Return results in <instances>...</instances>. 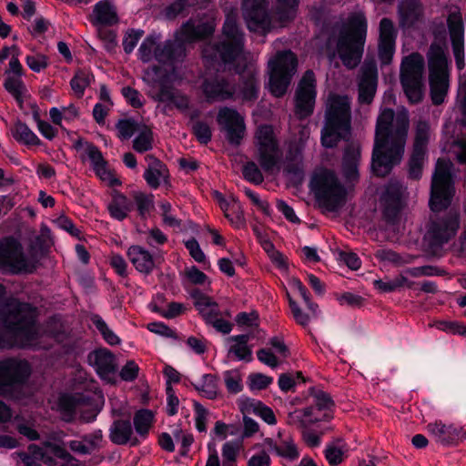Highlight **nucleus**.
<instances>
[{"instance_id": "nucleus-1", "label": "nucleus", "mask_w": 466, "mask_h": 466, "mask_svg": "<svg viewBox=\"0 0 466 466\" xmlns=\"http://www.w3.org/2000/svg\"><path fill=\"white\" fill-rule=\"evenodd\" d=\"M452 163L440 158L432 176L430 208L433 212L426 225L425 240L431 248H441L452 239L460 228V215L457 210L446 209L451 202L453 187L451 184Z\"/></svg>"}, {"instance_id": "nucleus-2", "label": "nucleus", "mask_w": 466, "mask_h": 466, "mask_svg": "<svg viewBox=\"0 0 466 466\" xmlns=\"http://www.w3.org/2000/svg\"><path fill=\"white\" fill-rule=\"evenodd\" d=\"M410 127L406 109L397 114L384 109L377 118L371 168L380 177L386 176L393 166L399 164L404 155Z\"/></svg>"}, {"instance_id": "nucleus-3", "label": "nucleus", "mask_w": 466, "mask_h": 466, "mask_svg": "<svg viewBox=\"0 0 466 466\" xmlns=\"http://www.w3.org/2000/svg\"><path fill=\"white\" fill-rule=\"evenodd\" d=\"M35 319V308L17 299H10L0 309V329L13 339L10 345L33 346L41 333Z\"/></svg>"}, {"instance_id": "nucleus-4", "label": "nucleus", "mask_w": 466, "mask_h": 466, "mask_svg": "<svg viewBox=\"0 0 466 466\" xmlns=\"http://www.w3.org/2000/svg\"><path fill=\"white\" fill-rule=\"evenodd\" d=\"M367 35V21L363 14L357 13L348 18L337 37L330 39L329 49L331 58L338 56L342 64L353 69L360 64Z\"/></svg>"}, {"instance_id": "nucleus-5", "label": "nucleus", "mask_w": 466, "mask_h": 466, "mask_svg": "<svg viewBox=\"0 0 466 466\" xmlns=\"http://www.w3.org/2000/svg\"><path fill=\"white\" fill-rule=\"evenodd\" d=\"M224 39L219 44H208L203 48V58L211 65L215 63L228 64L237 61L238 72L243 70L252 58L250 54L245 55L243 50V34L240 32L234 15H228L223 25Z\"/></svg>"}, {"instance_id": "nucleus-6", "label": "nucleus", "mask_w": 466, "mask_h": 466, "mask_svg": "<svg viewBox=\"0 0 466 466\" xmlns=\"http://www.w3.org/2000/svg\"><path fill=\"white\" fill-rule=\"evenodd\" d=\"M310 186L321 207L328 211H336L344 205L347 191L334 171L327 168L316 170Z\"/></svg>"}, {"instance_id": "nucleus-7", "label": "nucleus", "mask_w": 466, "mask_h": 466, "mask_svg": "<svg viewBox=\"0 0 466 466\" xmlns=\"http://www.w3.org/2000/svg\"><path fill=\"white\" fill-rule=\"evenodd\" d=\"M39 258V255L34 250L25 255L21 244L12 238L0 241V271L2 272L32 273L36 268Z\"/></svg>"}, {"instance_id": "nucleus-8", "label": "nucleus", "mask_w": 466, "mask_h": 466, "mask_svg": "<svg viewBox=\"0 0 466 466\" xmlns=\"http://www.w3.org/2000/svg\"><path fill=\"white\" fill-rule=\"evenodd\" d=\"M431 95L433 104L444 101L449 87V62L445 45L432 43L428 52Z\"/></svg>"}, {"instance_id": "nucleus-9", "label": "nucleus", "mask_w": 466, "mask_h": 466, "mask_svg": "<svg viewBox=\"0 0 466 466\" xmlns=\"http://www.w3.org/2000/svg\"><path fill=\"white\" fill-rule=\"evenodd\" d=\"M269 88L275 96H283L297 68V58L290 51L279 52L268 62Z\"/></svg>"}, {"instance_id": "nucleus-10", "label": "nucleus", "mask_w": 466, "mask_h": 466, "mask_svg": "<svg viewBox=\"0 0 466 466\" xmlns=\"http://www.w3.org/2000/svg\"><path fill=\"white\" fill-rule=\"evenodd\" d=\"M424 58L419 53H412L403 58L400 66V82L409 101L419 103L422 98V76Z\"/></svg>"}, {"instance_id": "nucleus-11", "label": "nucleus", "mask_w": 466, "mask_h": 466, "mask_svg": "<svg viewBox=\"0 0 466 466\" xmlns=\"http://www.w3.org/2000/svg\"><path fill=\"white\" fill-rule=\"evenodd\" d=\"M141 61L147 63L153 58L159 63L175 61L184 56V47L177 41H167L162 45L157 43V37L149 35L144 39L138 49Z\"/></svg>"}, {"instance_id": "nucleus-12", "label": "nucleus", "mask_w": 466, "mask_h": 466, "mask_svg": "<svg viewBox=\"0 0 466 466\" xmlns=\"http://www.w3.org/2000/svg\"><path fill=\"white\" fill-rule=\"evenodd\" d=\"M258 149V160L263 170L272 171L280 158V152L273 128L270 126H260L255 136Z\"/></svg>"}, {"instance_id": "nucleus-13", "label": "nucleus", "mask_w": 466, "mask_h": 466, "mask_svg": "<svg viewBox=\"0 0 466 466\" xmlns=\"http://www.w3.org/2000/svg\"><path fill=\"white\" fill-rule=\"evenodd\" d=\"M316 94L315 75L311 70H308L296 90L295 113L299 118H305L313 113Z\"/></svg>"}, {"instance_id": "nucleus-14", "label": "nucleus", "mask_w": 466, "mask_h": 466, "mask_svg": "<svg viewBox=\"0 0 466 466\" xmlns=\"http://www.w3.org/2000/svg\"><path fill=\"white\" fill-rule=\"evenodd\" d=\"M254 448H266L268 452L290 462L297 461L300 455L293 438L281 431L274 437L265 438L262 443L256 444Z\"/></svg>"}, {"instance_id": "nucleus-15", "label": "nucleus", "mask_w": 466, "mask_h": 466, "mask_svg": "<svg viewBox=\"0 0 466 466\" xmlns=\"http://www.w3.org/2000/svg\"><path fill=\"white\" fill-rule=\"evenodd\" d=\"M325 121L351 130L350 97L337 94L329 95L326 102Z\"/></svg>"}, {"instance_id": "nucleus-16", "label": "nucleus", "mask_w": 466, "mask_h": 466, "mask_svg": "<svg viewBox=\"0 0 466 466\" xmlns=\"http://www.w3.org/2000/svg\"><path fill=\"white\" fill-rule=\"evenodd\" d=\"M30 374L27 361L15 359L0 360V393L15 384L24 382Z\"/></svg>"}, {"instance_id": "nucleus-17", "label": "nucleus", "mask_w": 466, "mask_h": 466, "mask_svg": "<svg viewBox=\"0 0 466 466\" xmlns=\"http://www.w3.org/2000/svg\"><path fill=\"white\" fill-rule=\"evenodd\" d=\"M241 10L250 31H266L270 20L265 0H242Z\"/></svg>"}, {"instance_id": "nucleus-18", "label": "nucleus", "mask_w": 466, "mask_h": 466, "mask_svg": "<svg viewBox=\"0 0 466 466\" xmlns=\"http://www.w3.org/2000/svg\"><path fill=\"white\" fill-rule=\"evenodd\" d=\"M218 122L226 131L228 140L238 145L245 134L244 118L240 114L229 107H222L218 114Z\"/></svg>"}, {"instance_id": "nucleus-19", "label": "nucleus", "mask_w": 466, "mask_h": 466, "mask_svg": "<svg viewBox=\"0 0 466 466\" xmlns=\"http://www.w3.org/2000/svg\"><path fill=\"white\" fill-rule=\"evenodd\" d=\"M238 74L239 83L236 86L237 93L235 94V98L238 97L243 102H254L258 98L259 92L256 65L249 62Z\"/></svg>"}, {"instance_id": "nucleus-20", "label": "nucleus", "mask_w": 466, "mask_h": 466, "mask_svg": "<svg viewBox=\"0 0 466 466\" xmlns=\"http://www.w3.org/2000/svg\"><path fill=\"white\" fill-rule=\"evenodd\" d=\"M447 23L456 65L459 69H461L464 66V25L460 11L451 12Z\"/></svg>"}, {"instance_id": "nucleus-21", "label": "nucleus", "mask_w": 466, "mask_h": 466, "mask_svg": "<svg viewBox=\"0 0 466 466\" xmlns=\"http://www.w3.org/2000/svg\"><path fill=\"white\" fill-rule=\"evenodd\" d=\"M377 66L374 60H366L361 67L359 83V100L371 103L377 88Z\"/></svg>"}, {"instance_id": "nucleus-22", "label": "nucleus", "mask_w": 466, "mask_h": 466, "mask_svg": "<svg viewBox=\"0 0 466 466\" xmlns=\"http://www.w3.org/2000/svg\"><path fill=\"white\" fill-rule=\"evenodd\" d=\"M403 188L397 181H390L381 196V205L384 218L389 222H394L401 208Z\"/></svg>"}, {"instance_id": "nucleus-23", "label": "nucleus", "mask_w": 466, "mask_h": 466, "mask_svg": "<svg viewBox=\"0 0 466 466\" xmlns=\"http://www.w3.org/2000/svg\"><path fill=\"white\" fill-rule=\"evenodd\" d=\"M203 91L209 101H224L235 99L236 86L228 78L217 76L208 79L203 85Z\"/></svg>"}, {"instance_id": "nucleus-24", "label": "nucleus", "mask_w": 466, "mask_h": 466, "mask_svg": "<svg viewBox=\"0 0 466 466\" xmlns=\"http://www.w3.org/2000/svg\"><path fill=\"white\" fill-rule=\"evenodd\" d=\"M427 430L435 441L442 445L455 443L464 436L461 428L451 423H444L441 420L429 423Z\"/></svg>"}, {"instance_id": "nucleus-25", "label": "nucleus", "mask_w": 466, "mask_h": 466, "mask_svg": "<svg viewBox=\"0 0 466 466\" xmlns=\"http://www.w3.org/2000/svg\"><path fill=\"white\" fill-rule=\"evenodd\" d=\"M88 362L94 367L98 375L107 381L115 373V358L107 350H94L88 355Z\"/></svg>"}, {"instance_id": "nucleus-26", "label": "nucleus", "mask_w": 466, "mask_h": 466, "mask_svg": "<svg viewBox=\"0 0 466 466\" xmlns=\"http://www.w3.org/2000/svg\"><path fill=\"white\" fill-rule=\"evenodd\" d=\"M109 439L116 445H125L130 442L132 445H137L138 440L133 437V428L127 420H116L109 429Z\"/></svg>"}, {"instance_id": "nucleus-27", "label": "nucleus", "mask_w": 466, "mask_h": 466, "mask_svg": "<svg viewBox=\"0 0 466 466\" xmlns=\"http://www.w3.org/2000/svg\"><path fill=\"white\" fill-rule=\"evenodd\" d=\"M360 160V147L352 143L347 147L342 160V171L347 180L355 181L359 177L358 167Z\"/></svg>"}, {"instance_id": "nucleus-28", "label": "nucleus", "mask_w": 466, "mask_h": 466, "mask_svg": "<svg viewBox=\"0 0 466 466\" xmlns=\"http://www.w3.org/2000/svg\"><path fill=\"white\" fill-rule=\"evenodd\" d=\"M129 260L141 273L149 274L155 268V260L149 251L140 246H132L128 248Z\"/></svg>"}, {"instance_id": "nucleus-29", "label": "nucleus", "mask_w": 466, "mask_h": 466, "mask_svg": "<svg viewBox=\"0 0 466 466\" xmlns=\"http://www.w3.org/2000/svg\"><path fill=\"white\" fill-rule=\"evenodd\" d=\"M315 410L316 409L313 406H309L289 412L287 424L302 431H306L308 428L320 420L317 416Z\"/></svg>"}, {"instance_id": "nucleus-30", "label": "nucleus", "mask_w": 466, "mask_h": 466, "mask_svg": "<svg viewBox=\"0 0 466 466\" xmlns=\"http://www.w3.org/2000/svg\"><path fill=\"white\" fill-rule=\"evenodd\" d=\"M400 25L402 27L414 25L422 17V8L418 0H403L399 5Z\"/></svg>"}, {"instance_id": "nucleus-31", "label": "nucleus", "mask_w": 466, "mask_h": 466, "mask_svg": "<svg viewBox=\"0 0 466 466\" xmlns=\"http://www.w3.org/2000/svg\"><path fill=\"white\" fill-rule=\"evenodd\" d=\"M146 160L148 162V167L145 171L144 178L149 187L157 188L161 182L166 180L167 170L166 167L152 155H147Z\"/></svg>"}, {"instance_id": "nucleus-32", "label": "nucleus", "mask_w": 466, "mask_h": 466, "mask_svg": "<svg viewBox=\"0 0 466 466\" xmlns=\"http://www.w3.org/2000/svg\"><path fill=\"white\" fill-rule=\"evenodd\" d=\"M213 31V26L208 23L196 24L190 20L182 25L179 31V41L192 42L211 35Z\"/></svg>"}, {"instance_id": "nucleus-33", "label": "nucleus", "mask_w": 466, "mask_h": 466, "mask_svg": "<svg viewBox=\"0 0 466 466\" xmlns=\"http://www.w3.org/2000/svg\"><path fill=\"white\" fill-rule=\"evenodd\" d=\"M90 20L96 25H111L117 22V15L110 3L103 0L95 5Z\"/></svg>"}, {"instance_id": "nucleus-34", "label": "nucleus", "mask_w": 466, "mask_h": 466, "mask_svg": "<svg viewBox=\"0 0 466 466\" xmlns=\"http://www.w3.org/2000/svg\"><path fill=\"white\" fill-rule=\"evenodd\" d=\"M350 130L325 121L321 131V143L325 147H334L341 139H348Z\"/></svg>"}, {"instance_id": "nucleus-35", "label": "nucleus", "mask_w": 466, "mask_h": 466, "mask_svg": "<svg viewBox=\"0 0 466 466\" xmlns=\"http://www.w3.org/2000/svg\"><path fill=\"white\" fill-rule=\"evenodd\" d=\"M134 203L121 193L116 192L108 205L110 216L117 220L125 219L133 209Z\"/></svg>"}, {"instance_id": "nucleus-36", "label": "nucleus", "mask_w": 466, "mask_h": 466, "mask_svg": "<svg viewBox=\"0 0 466 466\" xmlns=\"http://www.w3.org/2000/svg\"><path fill=\"white\" fill-rule=\"evenodd\" d=\"M156 99L167 103L166 107L167 108L171 107V106H176L179 110H185L188 107V98L186 96L175 92L165 86H160Z\"/></svg>"}, {"instance_id": "nucleus-37", "label": "nucleus", "mask_w": 466, "mask_h": 466, "mask_svg": "<svg viewBox=\"0 0 466 466\" xmlns=\"http://www.w3.org/2000/svg\"><path fill=\"white\" fill-rule=\"evenodd\" d=\"M228 340L232 343L229 347L228 354H233L238 360L251 361L252 351L248 346V335L232 336Z\"/></svg>"}, {"instance_id": "nucleus-38", "label": "nucleus", "mask_w": 466, "mask_h": 466, "mask_svg": "<svg viewBox=\"0 0 466 466\" xmlns=\"http://www.w3.org/2000/svg\"><path fill=\"white\" fill-rule=\"evenodd\" d=\"M28 451L30 454L25 452L17 453V456L20 458V461H18L19 466H41L38 461L53 465V460L46 454L42 448L31 444L28 447Z\"/></svg>"}, {"instance_id": "nucleus-39", "label": "nucleus", "mask_w": 466, "mask_h": 466, "mask_svg": "<svg viewBox=\"0 0 466 466\" xmlns=\"http://www.w3.org/2000/svg\"><path fill=\"white\" fill-rule=\"evenodd\" d=\"M221 208L226 218L236 228H240L245 225L244 213L240 203L237 199L231 198L229 200H223Z\"/></svg>"}, {"instance_id": "nucleus-40", "label": "nucleus", "mask_w": 466, "mask_h": 466, "mask_svg": "<svg viewBox=\"0 0 466 466\" xmlns=\"http://www.w3.org/2000/svg\"><path fill=\"white\" fill-rule=\"evenodd\" d=\"M195 306L205 320L209 324L221 315L218 305L209 297L200 295L197 298Z\"/></svg>"}, {"instance_id": "nucleus-41", "label": "nucleus", "mask_w": 466, "mask_h": 466, "mask_svg": "<svg viewBox=\"0 0 466 466\" xmlns=\"http://www.w3.org/2000/svg\"><path fill=\"white\" fill-rule=\"evenodd\" d=\"M4 86L5 90L16 100L19 106L22 107L24 98L26 96V87L21 79V76H5Z\"/></svg>"}, {"instance_id": "nucleus-42", "label": "nucleus", "mask_w": 466, "mask_h": 466, "mask_svg": "<svg viewBox=\"0 0 466 466\" xmlns=\"http://www.w3.org/2000/svg\"><path fill=\"white\" fill-rule=\"evenodd\" d=\"M413 282L409 281L404 275H399L394 279L386 278L385 279H375L373 281V286L375 289L384 293L396 291L404 286L411 288Z\"/></svg>"}, {"instance_id": "nucleus-43", "label": "nucleus", "mask_w": 466, "mask_h": 466, "mask_svg": "<svg viewBox=\"0 0 466 466\" xmlns=\"http://www.w3.org/2000/svg\"><path fill=\"white\" fill-rule=\"evenodd\" d=\"M14 138L26 146H35L40 144V139L24 123L18 121L12 128Z\"/></svg>"}, {"instance_id": "nucleus-44", "label": "nucleus", "mask_w": 466, "mask_h": 466, "mask_svg": "<svg viewBox=\"0 0 466 466\" xmlns=\"http://www.w3.org/2000/svg\"><path fill=\"white\" fill-rule=\"evenodd\" d=\"M298 0H276L275 15L281 23L292 20L297 13Z\"/></svg>"}, {"instance_id": "nucleus-45", "label": "nucleus", "mask_w": 466, "mask_h": 466, "mask_svg": "<svg viewBox=\"0 0 466 466\" xmlns=\"http://www.w3.org/2000/svg\"><path fill=\"white\" fill-rule=\"evenodd\" d=\"M245 410L254 412L269 425H274L277 422L273 410L261 401L254 400L248 401L242 408L243 413H245Z\"/></svg>"}, {"instance_id": "nucleus-46", "label": "nucleus", "mask_w": 466, "mask_h": 466, "mask_svg": "<svg viewBox=\"0 0 466 466\" xmlns=\"http://www.w3.org/2000/svg\"><path fill=\"white\" fill-rule=\"evenodd\" d=\"M430 126L424 120H419L415 124V138L413 150L426 153L427 145L430 139Z\"/></svg>"}, {"instance_id": "nucleus-47", "label": "nucleus", "mask_w": 466, "mask_h": 466, "mask_svg": "<svg viewBox=\"0 0 466 466\" xmlns=\"http://www.w3.org/2000/svg\"><path fill=\"white\" fill-rule=\"evenodd\" d=\"M153 413L148 410H138L134 416L136 431L141 437H145L153 422Z\"/></svg>"}, {"instance_id": "nucleus-48", "label": "nucleus", "mask_w": 466, "mask_h": 466, "mask_svg": "<svg viewBox=\"0 0 466 466\" xmlns=\"http://www.w3.org/2000/svg\"><path fill=\"white\" fill-rule=\"evenodd\" d=\"M94 80V76L86 71H78L70 81V86L77 97H82L85 89Z\"/></svg>"}, {"instance_id": "nucleus-49", "label": "nucleus", "mask_w": 466, "mask_h": 466, "mask_svg": "<svg viewBox=\"0 0 466 466\" xmlns=\"http://www.w3.org/2000/svg\"><path fill=\"white\" fill-rule=\"evenodd\" d=\"M195 388L203 396L208 399H215L218 394L217 379L211 374H205L199 383L195 384Z\"/></svg>"}, {"instance_id": "nucleus-50", "label": "nucleus", "mask_w": 466, "mask_h": 466, "mask_svg": "<svg viewBox=\"0 0 466 466\" xmlns=\"http://www.w3.org/2000/svg\"><path fill=\"white\" fill-rule=\"evenodd\" d=\"M153 147V133L147 127H143L133 141V148L137 153H145Z\"/></svg>"}, {"instance_id": "nucleus-51", "label": "nucleus", "mask_w": 466, "mask_h": 466, "mask_svg": "<svg viewBox=\"0 0 466 466\" xmlns=\"http://www.w3.org/2000/svg\"><path fill=\"white\" fill-rule=\"evenodd\" d=\"M426 153L423 151H412L409 161V177L412 179H419L422 174V167Z\"/></svg>"}, {"instance_id": "nucleus-52", "label": "nucleus", "mask_w": 466, "mask_h": 466, "mask_svg": "<svg viewBox=\"0 0 466 466\" xmlns=\"http://www.w3.org/2000/svg\"><path fill=\"white\" fill-rule=\"evenodd\" d=\"M91 321L94 326L100 331L104 339L110 345H116L120 342L119 338L107 327L106 323L98 315H93Z\"/></svg>"}, {"instance_id": "nucleus-53", "label": "nucleus", "mask_w": 466, "mask_h": 466, "mask_svg": "<svg viewBox=\"0 0 466 466\" xmlns=\"http://www.w3.org/2000/svg\"><path fill=\"white\" fill-rule=\"evenodd\" d=\"M84 147V154L90 161L93 169L97 166L104 165L106 161L104 159L100 150L90 143H82L80 140L76 143V147Z\"/></svg>"}, {"instance_id": "nucleus-54", "label": "nucleus", "mask_w": 466, "mask_h": 466, "mask_svg": "<svg viewBox=\"0 0 466 466\" xmlns=\"http://www.w3.org/2000/svg\"><path fill=\"white\" fill-rule=\"evenodd\" d=\"M238 445L231 441L226 442L222 447V466H238Z\"/></svg>"}, {"instance_id": "nucleus-55", "label": "nucleus", "mask_w": 466, "mask_h": 466, "mask_svg": "<svg viewBox=\"0 0 466 466\" xmlns=\"http://www.w3.org/2000/svg\"><path fill=\"white\" fill-rule=\"evenodd\" d=\"M133 199L137 205L139 214L144 217L153 208V196L143 192L136 191L133 193Z\"/></svg>"}, {"instance_id": "nucleus-56", "label": "nucleus", "mask_w": 466, "mask_h": 466, "mask_svg": "<svg viewBox=\"0 0 466 466\" xmlns=\"http://www.w3.org/2000/svg\"><path fill=\"white\" fill-rule=\"evenodd\" d=\"M118 136L122 139L130 138L137 131H140L139 125L131 119L119 120L116 124Z\"/></svg>"}, {"instance_id": "nucleus-57", "label": "nucleus", "mask_w": 466, "mask_h": 466, "mask_svg": "<svg viewBox=\"0 0 466 466\" xmlns=\"http://www.w3.org/2000/svg\"><path fill=\"white\" fill-rule=\"evenodd\" d=\"M197 0H176L166 9L167 17L172 19L176 16L184 14L188 7L194 5Z\"/></svg>"}, {"instance_id": "nucleus-58", "label": "nucleus", "mask_w": 466, "mask_h": 466, "mask_svg": "<svg viewBox=\"0 0 466 466\" xmlns=\"http://www.w3.org/2000/svg\"><path fill=\"white\" fill-rule=\"evenodd\" d=\"M224 380L228 390L230 393H238L242 390L241 376L236 370H228L224 373Z\"/></svg>"}, {"instance_id": "nucleus-59", "label": "nucleus", "mask_w": 466, "mask_h": 466, "mask_svg": "<svg viewBox=\"0 0 466 466\" xmlns=\"http://www.w3.org/2000/svg\"><path fill=\"white\" fill-rule=\"evenodd\" d=\"M242 173L245 179L255 185H259L263 182V175L255 162L250 161L244 165Z\"/></svg>"}, {"instance_id": "nucleus-60", "label": "nucleus", "mask_w": 466, "mask_h": 466, "mask_svg": "<svg viewBox=\"0 0 466 466\" xmlns=\"http://www.w3.org/2000/svg\"><path fill=\"white\" fill-rule=\"evenodd\" d=\"M291 285L294 289H296L299 294L301 296L303 300L305 301L308 309L311 311L312 316H318L319 313V306L316 303H313L309 296V292L307 289L303 286L300 280L294 279L291 280Z\"/></svg>"}, {"instance_id": "nucleus-61", "label": "nucleus", "mask_w": 466, "mask_h": 466, "mask_svg": "<svg viewBox=\"0 0 466 466\" xmlns=\"http://www.w3.org/2000/svg\"><path fill=\"white\" fill-rule=\"evenodd\" d=\"M289 304L296 322L303 327H306L309 323L310 319L315 317L312 316L311 311L309 313L302 311L298 303L289 296Z\"/></svg>"}, {"instance_id": "nucleus-62", "label": "nucleus", "mask_w": 466, "mask_h": 466, "mask_svg": "<svg viewBox=\"0 0 466 466\" xmlns=\"http://www.w3.org/2000/svg\"><path fill=\"white\" fill-rule=\"evenodd\" d=\"M396 30L392 21L389 18H382L380 23V41L395 42Z\"/></svg>"}, {"instance_id": "nucleus-63", "label": "nucleus", "mask_w": 466, "mask_h": 466, "mask_svg": "<svg viewBox=\"0 0 466 466\" xmlns=\"http://www.w3.org/2000/svg\"><path fill=\"white\" fill-rule=\"evenodd\" d=\"M395 50V42L380 41L379 58L382 65H389L393 57Z\"/></svg>"}, {"instance_id": "nucleus-64", "label": "nucleus", "mask_w": 466, "mask_h": 466, "mask_svg": "<svg viewBox=\"0 0 466 466\" xmlns=\"http://www.w3.org/2000/svg\"><path fill=\"white\" fill-rule=\"evenodd\" d=\"M258 451L255 452L248 461V466H270L271 459L266 448H258Z\"/></svg>"}]
</instances>
